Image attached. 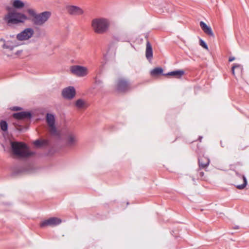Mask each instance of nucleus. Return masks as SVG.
I'll return each instance as SVG.
<instances>
[{"instance_id":"nucleus-25","label":"nucleus","mask_w":249,"mask_h":249,"mask_svg":"<svg viewBox=\"0 0 249 249\" xmlns=\"http://www.w3.org/2000/svg\"><path fill=\"white\" fill-rule=\"evenodd\" d=\"M201 169H199L197 171V175L196 178L197 179H200L202 180H204L205 178V177L204 176V173L203 171H201Z\"/></svg>"},{"instance_id":"nucleus-29","label":"nucleus","mask_w":249,"mask_h":249,"mask_svg":"<svg viewBox=\"0 0 249 249\" xmlns=\"http://www.w3.org/2000/svg\"><path fill=\"white\" fill-rule=\"evenodd\" d=\"M234 59H235V58L234 57H230L229 58V61L230 62H231V61H233Z\"/></svg>"},{"instance_id":"nucleus-24","label":"nucleus","mask_w":249,"mask_h":249,"mask_svg":"<svg viewBox=\"0 0 249 249\" xmlns=\"http://www.w3.org/2000/svg\"><path fill=\"white\" fill-rule=\"evenodd\" d=\"M0 128L4 132L6 131L8 128V124L4 120H1L0 121Z\"/></svg>"},{"instance_id":"nucleus-11","label":"nucleus","mask_w":249,"mask_h":249,"mask_svg":"<svg viewBox=\"0 0 249 249\" xmlns=\"http://www.w3.org/2000/svg\"><path fill=\"white\" fill-rule=\"evenodd\" d=\"M61 222V220L57 217H51L47 220L42 221L40 226L44 228L47 226H54L59 225Z\"/></svg>"},{"instance_id":"nucleus-3","label":"nucleus","mask_w":249,"mask_h":249,"mask_svg":"<svg viewBox=\"0 0 249 249\" xmlns=\"http://www.w3.org/2000/svg\"><path fill=\"white\" fill-rule=\"evenodd\" d=\"M10 9L9 7L7 8V10L9 12L4 18V20L8 25H11L23 23L29 19L27 16L23 13L16 11H10Z\"/></svg>"},{"instance_id":"nucleus-22","label":"nucleus","mask_w":249,"mask_h":249,"mask_svg":"<svg viewBox=\"0 0 249 249\" xmlns=\"http://www.w3.org/2000/svg\"><path fill=\"white\" fill-rule=\"evenodd\" d=\"M75 106L79 109L86 108L87 107L86 102L81 99L76 101Z\"/></svg>"},{"instance_id":"nucleus-19","label":"nucleus","mask_w":249,"mask_h":249,"mask_svg":"<svg viewBox=\"0 0 249 249\" xmlns=\"http://www.w3.org/2000/svg\"><path fill=\"white\" fill-rule=\"evenodd\" d=\"M12 6L16 9H21L25 6L24 3L21 0H13L12 1Z\"/></svg>"},{"instance_id":"nucleus-20","label":"nucleus","mask_w":249,"mask_h":249,"mask_svg":"<svg viewBox=\"0 0 249 249\" xmlns=\"http://www.w3.org/2000/svg\"><path fill=\"white\" fill-rule=\"evenodd\" d=\"M17 45L13 42L11 41H7L5 42L3 45L2 48L3 49H9L10 50H12L14 47H16Z\"/></svg>"},{"instance_id":"nucleus-23","label":"nucleus","mask_w":249,"mask_h":249,"mask_svg":"<svg viewBox=\"0 0 249 249\" xmlns=\"http://www.w3.org/2000/svg\"><path fill=\"white\" fill-rule=\"evenodd\" d=\"M235 69H236L238 73H241L242 72V68L240 65L234 64L233 66L232 67V73L233 75H235Z\"/></svg>"},{"instance_id":"nucleus-15","label":"nucleus","mask_w":249,"mask_h":249,"mask_svg":"<svg viewBox=\"0 0 249 249\" xmlns=\"http://www.w3.org/2000/svg\"><path fill=\"white\" fill-rule=\"evenodd\" d=\"M210 163V160L207 157L203 156L198 159V164L200 169L206 168Z\"/></svg>"},{"instance_id":"nucleus-13","label":"nucleus","mask_w":249,"mask_h":249,"mask_svg":"<svg viewBox=\"0 0 249 249\" xmlns=\"http://www.w3.org/2000/svg\"><path fill=\"white\" fill-rule=\"evenodd\" d=\"M75 95V90L73 87L66 88L62 91V95L66 99H71L74 97Z\"/></svg>"},{"instance_id":"nucleus-32","label":"nucleus","mask_w":249,"mask_h":249,"mask_svg":"<svg viewBox=\"0 0 249 249\" xmlns=\"http://www.w3.org/2000/svg\"><path fill=\"white\" fill-rule=\"evenodd\" d=\"M237 164H239V165L241 164L240 162H238Z\"/></svg>"},{"instance_id":"nucleus-7","label":"nucleus","mask_w":249,"mask_h":249,"mask_svg":"<svg viewBox=\"0 0 249 249\" xmlns=\"http://www.w3.org/2000/svg\"><path fill=\"white\" fill-rule=\"evenodd\" d=\"M46 122L49 127V131L53 135H57V130L55 126V117L53 114L47 113Z\"/></svg>"},{"instance_id":"nucleus-6","label":"nucleus","mask_w":249,"mask_h":249,"mask_svg":"<svg viewBox=\"0 0 249 249\" xmlns=\"http://www.w3.org/2000/svg\"><path fill=\"white\" fill-rule=\"evenodd\" d=\"M235 175L234 185L238 189H243L247 185V180L246 177L236 171H235Z\"/></svg>"},{"instance_id":"nucleus-31","label":"nucleus","mask_w":249,"mask_h":249,"mask_svg":"<svg viewBox=\"0 0 249 249\" xmlns=\"http://www.w3.org/2000/svg\"><path fill=\"white\" fill-rule=\"evenodd\" d=\"M0 41H1V42H4V43L5 42H6L5 40L4 39H3V38H1V39H0Z\"/></svg>"},{"instance_id":"nucleus-12","label":"nucleus","mask_w":249,"mask_h":249,"mask_svg":"<svg viewBox=\"0 0 249 249\" xmlns=\"http://www.w3.org/2000/svg\"><path fill=\"white\" fill-rule=\"evenodd\" d=\"M67 12L71 16H80L84 13V11L80 7L74 5H68L66 6Z\"/></svg>"},{"instance_id":"nucleus-2","label":"nucleus","mask_w":249,"mask_h":249,"mask_svg":"<svg viewBox=\"0 0 249 249\" xmlns=\"http://www.w3.org/2000/svg\"><path fill=\"white\" fill-rule=\"evenodd\" d=\"M29 16L32 17V21L36 26H42L51 16V12L50 11H44L40 13H37L35 10L29 8L27 10Z\"/></svg>"},{"instance_id":"nucleus-21","label":"nucleus","mask_w":249,"mask_h":249,"mask_svg":"<svg viewBox=\"0 0 249 249\" xmlns=\"http://www.w3.org/2000/svg\"><path fill=\"white\" fill-rule=\"evenodd\" d=\"M162 72L163 69L161 68L157 67L153 69L151 71L150 73L152 76H156L162 74Z\"/></svg>"},{"instance_id":"nucleus-8","label":"nucleus","mask_w":249,"mask_h":249,"mask_svg":"<svg viewBox=\"0 0 249 249\" xmlns=\"http://www.w3.org/2000/svg\"><path fill=\"white\" fill-rule=\"evenodd\" d=\"M34 33V31L32 28H26L23 31L17 35V38L18 40L20 41L26 40L31 38L33 36Z\"/></svg>"},{"instance_id":"nucleus-30","label":"nucleus","mask_w":249,"mask_h":249,"mask_svg":"<svg viewBox=\"0 0 249 249\" xmlns=\"http://www.w3.org/2000/svg\"><path fill=\"white\" fill-rule=\"evenodd\" d=\"M22 51L20 50V51H18L16 53V54L17 55H18L19 54H20V53H22Z\"/></svg>"},{"instance_id":"nucleus-18","label":"nucleus","mask_w":249,"mask_h":249,"mask_svg":"<svg viewBox=\"0 0 249 249\" xmlns=\"http://www.w3.org/2000/svg\"><path fill=\"white\" fill-rule=\"evenodd\" d=\"M184 74V71L183 70H178L169 72L166 74H164L166 76H173L178 78H180Z\"/></svg>"},{"instance_id":"nucleus-1","label":"nucleus","mask_w":249,"mask_h":249,"mask_svg":"<svg viewBox=\"0 0 249 249\" xmlns=\"http://www.w3.org/2000/svg\"><path fill=\"white\" fill-rule=\"evenodd\" d=\"M11 147L13 154L18 158H28L35 154L22 142H11Z\"/></svg>"},{"instance_id":"nucleus-10","label":"nucleus","mask_w":249,"mask_h":249,"mask_svg":"<svg viewBox=\"0 0 249 249\" xmlns=\"http://www.w3.org/2000/svg\"><path fill=\"white\" fill-rule=\"evenodd\" d=\"M71 71L73 74L80 77L85 76L88 74L87 68L78 65L71 66Z\"/></svg>"},{"instance_id":"nucleus-9","label":"nucleus","mask_w":249,"mask_h":249,"mask_svg":"<svg viewBox=\"0 0 249 249\" xmlns=\"http://www.w3.org/2000/svg\"><path fill=\"white\" fill-rule=\"evenodd\" d=\"M65 144L67 147H72L75 146L78 142V139L76 134L73 133H68L65 139Z\"/></svg>"},{"instance_id":"nucleus-27","label":"nucleus","mask_w":249,"mask_h":249,"mask_svg":"<svg viewBox=\"0 0 249 249\" xmlns=\"http://www.w3.org/2000/svg\"><path fill=\"white\" fill-rule=\"evenodd\" d=\"M200 45L204 48L208 49V46L206 43L202 39L200 40Z\"/></svg>"},{"instance_id":"nucleus-4","label":"nucleus","mask_w":249,"mask_h":249,"mask_svg":"<svg viewBox=\"0 0 249 249\" xmlns=\"http://www.w3.org/2000/svg\"><path fill=\"white\" fill-rule=\"evenodd\" d=\"M91 25L95 33L104 34L108 31L110 21L108 19L104 18H95L91 21Z\"/></svg>"},{"instance_id":"nucleus-28","label":"nucleus","mask_w":249,"mask_h":249,"mask_svg":"<svg viewBox=\"0 0 249 249\" xmlns=\"http://www.w3.org/2000/svg\"><path fill=\"white\" fill-rule=\"evenodd\" d=\"M21 109V108L18 107H12V110L14 111H18L20 110Z\"/></svg>"},{"instance_id":"nucleus-16","label":"nucleus","mask_w":249,"mask_h":249,"mask_svg":"<svg viewBox=\"0 0 249 249\" xmlns=\"http://www.w3.org/2000/svg\"><path fill=\"white\" fill-rule=\"evenodd\" d=\"M200 26L206 34L210 36H214V34L211 27L208 26L203 21H200Z\"/></svg>"},{"instance_id":"nucleus-14","label":"nucleus","mask_w":249,"mask_h":249,"mask_svg":"<svg viewBox=\"0 0 249 249\" xmlns=\"http://www.w3.org/2000/svg\"><path fill=\"white\" fill-rule=\"evenodd\" d=\"M13 117L18 120L30 119L32 117V114L30 112L22 111L14 113Z\"/></svg>"},{"instance_id":"nucleus-5","label":"nucleus","mask_w":249,"mask_h":249,"mask_svg":"<svg viewBox=\"0 0 249 249\" xmlns=\"http://www.w3.org/2000/svg\"><path fill=\"white\" fill-rule=\"evenodd\" d=\"M116 89L119 92H124L130 89V85L126 79L119 78L116 83Z\"/></svg>"},{"instance_id":"nucleus-17","label":"nucleus","mask_w":249,"mask_h":249,"mask_svg":"<svg viewBox=\"0 0 249 249\" xmlns=\"http://www.w3.org/2000/svg\"><path fill=\"white\" fill-rule=\"evenodd\" d=\"M145 56L149 61H150L153 58V50L149 41L146 42Z\"/></svg>"},{"instance_id":"nucleus-26","label":"nucleus","mask_w":249,"mask_h":249,"mask_svg":"<svg viewBox=\"0 0 249 249\" xmlns=\"http://www.w3.org/2000/svg\"><path fill=\"white\" fill-rule=\"evenodd\" d=\"M34 144L36 146L39 147V146L42 145L43 142L40 140H36L34 142Z\"/></svg>"}]
</instances>
